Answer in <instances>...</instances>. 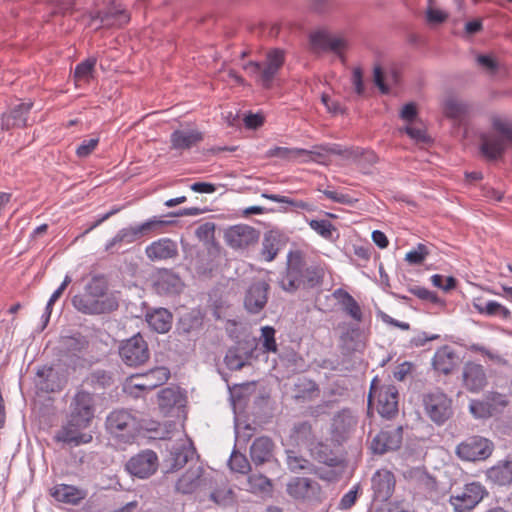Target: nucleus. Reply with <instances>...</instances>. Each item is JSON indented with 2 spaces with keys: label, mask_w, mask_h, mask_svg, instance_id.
<instances>
[{
  "label": "nucleus",
  "mask_w": 512,
  "mask_h": 512,
  "mask_svg": "<svg viewBox=\"0 0 512 512\" xmlns=\"http://www.w3.org/2000/svg\"><path fill=\"white\" fill-rule=\"evenodd\" d=\"M225 365L230 370H240L245 361L236 348L229 349L224 358Z\"/></svg>",
  "instance_id": "57"
},
{
  "label": "nucleus",
  "mask_w": 512,
  "mask_h": 512,
  "mask_svg": "<svg viewBox=\"0 0 512 512\" xmlns=\"http://www.w3.org/2000/svg\"><path fill=\"white\" fill-rule=\"evenodd\" d=\"M429 254L426 245L418 243L417 246L406 253L405 260L410 264H421Z\"/></svg>",
  "instance_id": "54"
},
{
  "label": "nucleus",
  "mask_w": 512,
  "mask_h": 512,
  "mask_svg": "<svg viewBox=\"0 0 512 512\" xmlns=\"http://www.w3.org/2000/svg\"><path fill=\"white\" fill-rule=\"evenodd\" d=\"M506 142L507 140L502 137L484 133L481 135L480 151L487 159L496 160L505 152Z\"/></svg>",
  "instance_id": "28"
},
{
  "label": "nucleus",
  "mask_w": 512,
  "mask_h": 512,
  "mask_svg": "<svg viewBox=\"0 0 512 512\" xmlns=\"http://www.w3.org/2000/svg\"><path fill=\"white\" fill-rule=\"evenodd\" d=\"M298 388H301V394H297L296 398H311L314 394L319 392V387L316 382L308 379H303L299 384Z\"/></svg>",
  "instance_id": "60"
},
{
  "label": "nucleus",
  "mask_w": 512,
  "mask_h": 512,
  "mask_svg": "<svg viewBox=\"0 0 512 512\" xmlns=\"http://www.w3.org/2000/svg\"><path fill=\"white\" fill-rule=\"evenodd\" d=\"M215 224L205 222L196 228L195 235L200 241L208 242L214 238Z\"/></svg>",
  "instance_id": "61"
},
{
  "label": "nucleus",
  "mask_w": 512,
  "mask_h": 512,
  "mask_svg": "<svg viewBox=\"0 0 512 512\" xmlns=\"http://www.w3.org/2000/svg\"><path fill=\"white\" fill-rule=\"evenodd\" d=\"M94 416L93 395L88 391L78 390L71 400L70 412L67 417L91 425Z\"/></svg>",
  "instance_id": "13"
},
{
  "label": "nucleus",
  "mask_w": 512,
  "mask_h": 512,
  "mask_svg": "<svg viewBox=\"0 0 512 512\" xmlns=\"http://www.w3.org/2000/svg\"><path fill=\"white\" fill-rule=\"evenodd\" d=\"M334 297L339 299L343 310L356 322H361L363 315L361 307L353 296L347 291L339 288L334 291Z\"/></svg>",
  "instance_id": "38"
},
{
  "label": "nucleus",
  "mask_w": 512,
  "mask_h": 512,
  "mask_svg": "<svg viewBox=\"0 0 512 512\" xmlns=\"http://www.w3.org/2000/svg\"><path fill=\"white\" fill-rule=\"evenodd\" d=\"M145 254L151 261L173 259L178 255V245L170 238H160L146 246Z\"/></svg>",
  "instance_id": "20"
},
{
  "label": "nucleus",
  "mask_w": 512,
  "mask_h": 512,
  "mask_svg": "<svg viewBox=\"0 0 512 512\" xmlns=\"http://www.w3.org/2000/svg\"><path fill=\"white\" fill-rule=\"evenodd\" d=\"M374 382L375 379L371 383L368 403L371 404L377 394L378 413L390 419L398 413V390L394 385H384L377 392Z\"/></svg>",
  "instance_id": "10"
},
{
  "label": "nucleus",
  "mask_w": 512,
  "mask_h": 512,
  "mask_svg": "<svg viewBox=\"0 0 512 512\" xmlns=\"http://www.w3.org/2000/svg\"><path fill=\"white\" fill-rule=\"evenodd\" d=\"M422 404L425 414L437 425L444 424L454 413L452 399L440 389L425 393Z\"/></svg>",
  "instance_id": "4"
},
{
  "label": "nucleus",
  "mask_w": 512,
  "mask_h": 512,
  "mask_svg": "<svg viewBox=\"0 0 512 512\" xmlns=\"http://www.w3.org/2000/svg\"><path fill=\"white\" fill-rule=\"evenodd\" d=\"M273 456V442L269 437L256 438L250 447V457L255 465L270 461Z\"/></svg>",
  "instance_id": "32"
},
{
  "label": "nucleus",
  "mask_w": 512,
  "mask_h": 512,
  "mask_svg": "<svg viewBox=\"0 0 512 512\" xmlns=\"http://www.w3.org/2000/svg\"><path fill=\"white\" fill-rule=\"evenodd\" d=\"M195 454L196 449L190 439L175 444L170 452L171 470L181 469Z\"/></svg>",
  "instance_id": "29"
},
{
  "label": "nucleus",
  "mask_w": 512,
  "mask_h": 512,
  "mask_svg": "<svg viewBox=\"0 0 512 512\" xmlns=\"http://www.w3.org/2000/svg\"><path fill=\"white\" fill-rule=\"evenodd\" d=\"M32 106L31 101L22 102L14 106L9 112L3 113L1 118L2 129L9 130L13 127L26 126Z\"/></svg>",
  "instance_id": "24"
},
{
  "label": "nucleus",
  "mask_w": 512,
  "mask_h": 512,
  "mask_svg": "<svg viewBox=\"0 0 512 512\" xmlns=\"http://www.w3.org/2000/svg\"><path fill=\"white\" fill-rule=\"evenodd\" d=\"M259 232L248 225H234L225 232L226 243L233 249H245L258 241Z\"/></svg>",
  "instance_id": "17"
},
{
  "label": "nucleus",
  "mask_w": 512,
  "mask_h": 512,
  "mask_svg": "<svg viewBox=\"0 0 512 512\" xmlns=\"http://www.w3.org/2000/svg\"><path fill=\"white\" fill-rule=\"evenodd\" d=\"M98 143H99L98 137L83 140L81 142V144L76 149V155L79 158L88 157L95 150Z\"/></svg>",
  "instance_id": "59"
},
{
  "label": "nucleus",
  "mask_w": 512,
  "mask_h": 512,
  "mask_svg": "<svg viewBox=\"0 0 512 512\" xmlns=\"http://www.w3.org/2000/svg\"><path fill=\"white\" fill-rule=\"evenodd\" d=\"M310 45L314 52H333L341 55L347 47V42L344 38L332 35L326 30H318L310 34Z\"/></svg>",
  "instance_id": "14"
},
{
  "label": "nucleus",
  "mask_w": 512,
  "mask_h": 512,
  "mask_svg": "<svg viewBox=\"0 0 512 512\" xmlns=\"http://www.w3.org/2000/svg\"><path fill=\"white\" fill-rule=\"evenodd\" d=\"M466 105L455 100L448 99L444 103V112L450 118H459L466 112Z\"/></svg>",
  "instance_id": "56"
},
{
  "label": "nucleus",
  "mask_w": 512,
  "mask_h": 512,
  "mask_svg": "<svg viewBox=\"0 0 512 512\" xmlns=\"http://www.w3.org/2000/svg\"><path fill=\"white\" fill-rule=\"evenodd\" d=\"M153 285L157 294L172 296L180 293L183 282L174 271L161 269L156 273Z\"/></svg>",
  "instance_id": "19"
},
{
  "label": "nucleus",
  "mask_w": 512,
  "mask_h": 512,
  "mask_svg": "<svg viewBox=\"0 0 512 512\" xmlns=\"http://www.w3.org/2000/svg\"><path fill=\"white\" fill-rule=\"evenodd\" d=\"M96 62V58L91 57L77 64L74 70L75 81L89 83L94 77Z\"/></svg>",
  "instance_id": "43"
},
{
  "label": "nucleus",
  "mask_w": 512,
  "mask_h": 512,
  "mask_svg": "<svg viewBox=\"0 0 512 512\" xmlns=\"http://www.w3.org/2000/svg\"><path fill=\"white\" fill-rule=\"evenodd\" d=\"M76 20L85 28H119L130 21V15L121 5L95 3V7L79 15Z\"/></svg>",
  "instance_id": "2"
},
{
  "label": "nucleus",
  "mask_w": 512,
  "mask_h": 512,
  "mask_svg": "<svg viewBox=\"0 0 512 512\" xmlns=\"http://www.w3.org/2000/svg\"><path fill=\"white\" fill-rule=\"evenodd\" d=\"M149 327L157 333H166L172 326V314L166 308H155L145 315Z\"/></svg>",
  "instance_id": "31"
},
{
  "label": "nucleus",
  "mask_w": 512,
  "mask_h": 512,
  "mask_svg": "<svg viewBox=\"0 0 512 512\" xmlns=\"http://www.w3.org/2000/svg\"><path fill=\"white\" fill-rule=\"evenodd\" d=\"M492 483L505 486L512 483V461H503L489 468L486 472Z\"/></svg>",
  "instance_id": "35"
},
{
  "label": "nucleus",
  "mask_w": 512,
  "mask_h": 512,
  "mask_svg": "<svg viewBox=\"0 0 512 512\" xmlns=\"http://www.w3.org/2000/svg\"><path fill=\"white\" fill-rule=\"evenodd\" d=\"M308 224L313 231L327 240L332 239L333 233L336 231L334 225L327 219H312L308 222Z\"/></svg>",
  "instance_id": "48"
},
{
  "label": "nucleus",
  "mask_w": 512,
  "mask_h": 512,
  "mask_svg": "<svg viewBox=\"0 0 512 512\" xmlns=\"http://www.w3.org/2000/svg\"><path fill=\"white\" fill-rule=\"evenodd\" d=\"M374 497L380 501H387L395 489L394 474L388 470H378L372 477Z\"/></svg>",
  "instance_id": "23"
},
{
  "label": "nucleus",
  "mask_w": 512,
  "mask_h": 512,
  "mask_svg": "<svg viewBox=\"0 0 512 512\" xmlns=\"http://www.w3.org/2000/svg\"><path fill=\"white\" fill-rule=\"evenodd\" d=\"M203 140L197 129H177L171 133V148L177 151L189 150Z\"/></svg>",
  "instance_id": "25"
},
{
  "label": "nucleus",
  "mask_w": 512,
  "mask_h": 512,
  "mask_svg": "<svg viewBox=\"0 0 512 512\" xmlns=\"http://www.w3.org/2000/svg\"><path fill=\"white\" fill-rule=\"evenodd\" d=\"M204 469L200 465L190 466L177 480L176 490L182 494H191L205 484Z\"/></svg>",
  "instance_id": "21"
},
{
  "label": "nucleus",
  "mask_w": 512,
  "mask_h": 512,
  "mask_svg": "<svg viewBox=\"0 0 512 512\" xmlns=\"http://www.w3.org/2000/svg\"><path fill=\"white\" fill-rule=\"evenodd\" d=\"M287 466L291 472L298 473L302 470L309 469L311 463L302 456L288 455Z\"/></svg>",
  "instance_id": "58"
},
{
  "label": "nucleus",
  "mask_w": 512,
  "mask_h": 512,
  "mask_svg": "<svg viewBox=\"0 0 512 512\" xmlns=\"http://www.w3.org/2000/svg\"><path fill=\"white\" fill-rule=\"evenodd\" d=\"M269 284L265 281L253 282L247 289L244 305L248 312L259 313L268 300Z\"/></svg>",
  "instance_id": "18"
},
{
  "label": "nucleus",
  "mask_w": 512,
  "mask_h": 512,
  "mask_svg": "<svg viewBox=\"0 0 512 512\" xmlns=\"http://www.w3.org/2000/svg\"><path fill=\"white\" fill-rule=\"evenodd\" d=\"M228 466L233 472L246 474L250 470V464L246 456L233 450L228 460Z\"/></svg>",
  "instance_id": "51"
},
{
  "label": "nucleus",
  "mask_w": 512,
  "mask_h": 512,
  "mask_svg": "<svg viewBox=\"0 0 512 512\" xmlns=\"http://www.w3.org/2000/svg\"><path fill=\"white\" fill-rule=\"evenodd\" d=\"M72 305L77 311L88 315L106 313L118 307V303L114 298L106 297L105 300H96L87 292L74 295Z\"/></svg>",
  "instance_id": "11"
},
{
  "label": "nucleus",
  "mask_w": 512,
  "mask_h": 512,
  "mask_svg": "<svg viewBox=\"0 0 512 512\" xmlns=\"http://www.w3.org/2000/svg\"><path fill=\"white\" fill-rule=\"evenodd\" d=\"M139 381L144 384L149 392L153 389L165 384L169 377L170 371L166 367H155L142 374H134Z\"/></svg>",
  "instance_id": "33"
},
{
  "label": "nucleus",
  "mask_w": 512,
  "mask_h": 512,
  "mask_svg": "<svg viewBox=\"0 0 512 512\" xmlns=\"http://www.w3.org/2000/svg\"><path fill=\"white\" fill-rule=\"evenodd\" d=\"M123 391L134 398H139L149 392L134 374L125 380Z\"/></svg>",
  "instance_id": "52"
},
{
  "label": "nucleus",
  "mask_w": 512,
  "mask_h": 512,
  "mask_svg": "<svg viewBox=\"0 0 512 512\" xmlns=\"http://www.w3.org/2000/svg\"><path fill=\"white\" fill-rule=\"evenodd\" d=\"M141 239L136 224L120 229L113 238L105 244V251L112 252L116 246L131 244Z\"/></svg>",
  "instance_id": "39"
},
{
  "label": "nucleus",
  "mask_w": 512,
  "mask_h": 512,
  "mask_svg": "<svg viewBox=\"0 0 512 512\" xmlns=\"http://www.w3.org/2000/svg\"><path fill=\"white\" fill-rule=\"evenodd\" d=\"M108 286L103 276H94L85 286V292H87L96 300H105Z\"/></svg>",
  "instance_id": "44"
},
{
  "label": "nucleus",
  "mask_w": 512,
  "mask_h": 512,
  "mask_svg": "<svg viewBox=\"0 0 512 512\" xmlns=\"http://www.w3.org/2000/svg\"><path fill=\"white\" fill-rule=\"evenodd\" d=\"M183 396L179 390L171 387L162 389L158 393V406L164 415L171 413L175 406H181Z\"/></svg>",
  "instance_id": "36"
},
{
  "label": "nucleus",
  "mask_w": 512,
  "mask_h": 512,
  "mask_svg": "<svg viewBox=\"0 0 512 512\" xmlns=\"http://www.w3.org/2000/svg\"><path fill=\"white\" fill-rule=\"evenodd\" d=\"M90 425L67 417L66 422L54 436L56 442L67 444L72 447L88 444L93 436L86 429Z\"/></svg>",
  "instance_id": "6"
},
{
  "label": "nucleus",
  "mask_w": 512,
  "mask_h": 512,
  "mask_svg": "<svg viewBox=\"0 0 512 512\" xmlns=\"http://www.w3.org/2000/svg\"><path fill=\"white\" fill-rule=\"evenodd\" d=\"M276 330L272 326H264L261 328V345L264 352L276 353L278 346L275 339Z\"/></svg>",
  "instance_id": "50"
},
{
  "label": "nucleus",
  "mask_w": 512,
  "mask_h": 512,
  "mask_svg": "<svg viewBox=\"0 0 512 512\" xmlns=\"http://www.w3.org/2000/svg\"><path fill=\"white\" fill-rule=\"evenodd\" d=\"M278 244L279 241L275 236L272 234H265L262 241L261 255L267 262L274 260L276 257L279 251Z\"/></svg>",
  "instance_id": "49"
},
{
  "label": "nucleus",
  "mask_w": 512,
  "mask_h": 512,
  "mask_svg": "<svg viewBox=\"0 0 512 512\" xmlns=\"http://www.w3.org/2000/svg\"><path fill=\"white\" fill-rule=\"evenodd\" d=\"M497 402L501 406H505L507 401L504 396L498 393H491L487 396L486 400H471L469 403V410L475 418H488L495 411L494 405L491 403Z\"/></svg>",
  "instance_id": "27"
},
{
  "label": "nucleus",
  "mask_w": 512,
  "mask_h": 512,
  "mask_svg": "<svg viewBox=\"0 0 512 512\" xmlns=\"http://www.w3.org/2000/svg\"><path fill=\"white\" fill-rule=\"evenodd\" d=\"M403 430L401 426H386L372 440L371 449L376 454H384L401 446Z\"/></svg>",
  "instance_id": "16"
},
{
  "label": "nucleus",
  "mask_w": 512,
  "mask_h": 512,
  "mask_svg": "<svg viewBox=\"0 0 512 512\" xmlns=\"http://www.w3.org/2000/svg\"><path fill=\"white\" fill-rule=\"evenodd\" d=\"M324 153L339 154V146L335 144H325L314 146L311 150L275 146L270 148L266 155L267 157H277L285 160H298L302 158V161L308 162L313 160V156H321Z\"/></svg>",
  "instance_id": "5"
},
{
  "label": "nucleus",
  "mask_w": 512,
  "mask_h": 512,
  "mask_svg": "<svg viewBox=\"0 0 512 512\" xmlns=\"http://www.w3.org/2000/svg\"><path fill=\"white\" fill-rule=\"evenodd\" d=\"M358 495V486H353L348 492H346L339 501L338 509L348 510L356 502Z\"/></svg>",
  "instance_id": "63"
},
{
  "label": "nucleus",
  "mask_w": 512,
  "mask_h": 512,
  "mask_svg": "<svg viewBox=\"0 0 512 512\" xmlns=\"http://www.w3.org/2000/svg\"><path fill=\"white\" fill-rule=\"evenodd\" d=\"M203 320L204 315L200 310H191L179 319L177 329L183 334L198 332L203 326Z\"/></svg>",
  "instance_id": "40"
},
{
  "label": "nucleus",
  "mask_w": 512,
  "mask_h": 512,
  "mask_svg": "<svg viewBox=\"0 0 512 512\" xmlns=\"http://www.w3.org/2000/svg\"><path fill=\"white\" fill-rule=\"evenodd\" d=\"M50 495L58 502L75 505L85 498L86 493L74 485L62 483L53 486Z\"/></svg>",
  "instance_id": "30"
},
{
  "label": "nucleus",
  "mask_w": 512,
  "mask_h": 512,
  "mask_svg": "<svg viewBox=\"0 0 512 512\" xmlns=\"http://www.w3.org/2000/svg\"><path fill=\"white\" fill-rule=\"evenodd\" d=\"M304 260L301 252L290 251L287 255V268L282 276L281 285L284 290L293 291L303 281Z\"/></svg>",
  "instance_id": "15"
},
{
  "label": "nucleus",
  "mask_w": 512,
  "mask_h": 512,
  "mask_svg": "<svg viewBox=\"0 0 512 512\" xmlns=\"http://www.w3.org/2000/svg\"><path fill=\"white\" fill-rule=\"evenodd\" d=\"M158 467L157 454L152 450H144L131 457L126 463V470L139 479L153 475Z\"/></svg>",
  "instance_id": "12"
},
{
  "label": "nucleus",
  "mask_w": 512,
  "mask_h": 512,
  "mask_svg": "<svg viewBox=\"0 0 512 512\" xmlns=\"http://www.w3.org/2000/svg\"><path fill=\"white\" fill-rule=\"evenodd\" d=\"M487 494L480 482L466 484L463 489L450 496L449 503L455 512H469L474 509Z\"/></svg>",
  "instance_id": "8"
},
{
  "label": "nucleus",
  "mask_w": 512,
  "mask_h": 512,
  "mask_svg": "<svg viewBox=\"0 0 512 512\" xmlns=\"http://www.w3.org/2000/svg\"><path fill=\"white\" fill-rule=\"evenodd\" d=\"M356 425V420L349 409H343L336 413L332 419V432L338 435H344Z\"/></svg>",
  "instance_id": "41"
},
{
  "label": "nucleus",
  "mask_w": 512,
  "mask_h": 512,
  "mask_svg": "<svg viewBox=\"0 0 512 512\" xmlns=\"http://www.w3.org/2000/svg\"><path fill=\"white\" fill-rule=\"evenodd\" d=\"M106 430L121 443H132L142 430H149L144 421L132 410L114 409L106 417Z\"/></svg>",
  "instance_id": "1"
},
{
  "label": "nucleus",
  "mask_w": 512,
  "mask_h": 512,
  "mask_svg": "<svg viewBox=\"0 0 512 512\" xmlns=\"http://www.w3.org/2000/svg\"><path fill=\"white\" fill-rule=\"evenodd\" d=\"M173 223L174 221L164 220L161 217L153 216L142 223L136 224V227L140 238H142L165 233V228Z\"/></svg>",
  "instance_id": "37"
},
{
  "label": "nucleus",
  "mask_w": 512,
  "mask_h": 512,
  "mask_svg": "<svg viewBox=\"0 0 512 512\" xmlns=\"http://www.w3.org/2000/svg\"><path fill=\"white\" fill-rule=\"evenodd\" d=\"M119 356L127 366H138L145 363L149 358V349L144 338L135 334L129 339L121 342Z\"/></svg>",
  "instance_id": "9"
},
{
  "label": "nucleus",
  "mask_w": 512,
  "mask_h": 512,
  "mask_svg": "<svg viewBox=\"0 0 512 512\" xmlns=\"http://www.w3.org/2000/svg\"><path fill=\"white\" fill-rule=\"evenodd\" d=\"M62 344L67 352L76 354L86 349L88 341L80 333H77L63 337Z\"/></svg>",
  "instance_id": "47"
},
{
  "label": "nucleus",
  "mask_w": 512,
  "mask_h": 512,
  "mask_svg": "<svg viewBox=\"0 0 512 512\" xmlns=\"http://www.w3.org/2000/svg\"><path fill=\"white\" fill-rule=\"evenodd\" d=\"M404 131L408 136L416 142L426 143L429 141V137L426 133V129L423 126H411L407 125Z\"/></svg>",
  "instance_id": "62"
},
{
  "label": "nucleus",
  "mask_w": 512,
  "mask_h": 512,
  "mask_svg": "<svg viewBox=\"0 0 512 512\" xmlns=\"http://www.w3.org/2000/svg\"><path fill=\"white\" fill-rule=\"evenodd\" d=\"M448 18V13L444 10L433 7V4L428 2V7L425 12V19L429 25H438L445 22Z\"/></svg>",
  "instance_id": "55"
},
{
  "label": "nucleus",
  "mask_w": 512,
  "mask_h": 512,
  "mask_svg": "<svg viewBox=\"0 0 512 512\" xmlns=\"http://www.w3.org/2000/svg\"><path fill=\"white\" fill-rule=\"evenodd\" d=\"M462 383L472 393L481 391L487 383L483 366L474 362H467L462 371Z\"/></svg>",
  "instance_id": "22"
},
{
  "label": "nucleus",
  "mask_w": 512,
  "mask_h": 512,
  "mask_svg": "<svg viewBox=\"0 0 512 512\" xmlns=\"http://www.w3.org/2000/svg\"><path fill=\"white\" fill-rule=\"evenodd\" d=\"M284 62V50L280 48H273L267 52L263 63L249 61L243 65V69L262 87L269 88Z\"/></svg>",
  "instance_id": "3"
},
{
  "label": "nucleus",
  "mask_w": 512,
  "mask_h": 512,
  "mask_svg": "<svg viewBox=\"0 0 512 512\" xmlns=\"http://www.w3.org/2000/svg\"><path fill=\"white\" fill-rule=\"evenodd\" d=\"M320 486L306 477H295L287 484L288 494L295 499H306L317 494Z\"/></svg>",
  "instance_id": "26"
},
{
  "label": "nucleus",
  "mask_w": 512,
  "mask_h": 512,
  "mask_svg": "<svg viewBox=\"0 0 512 512\" xmlns=\"http://www.w3.org/2000/svg\"><path fill=\"white\" fill-rule=\"evenodd\" d=\"M291 437L298 443H308L313 440L312 425L308 421H301L293 426Z\"/></svg>",
  "instance_id": "46"
},
{
  "label": "nucleus",
  "mask_w": 512,
  "mask_h": 512,
  "mask_svg": "<svg viewBox=\"0 0 512 512\" xmlns=\"http://www.w3.org/2000/svg\"><path fill=\"white\" fill-rule=\"evenodd\" d=\"M476 311L485 316H499L502 319H509L511 311L501 303L489 300L485 304H474Z\"/></svg>",
  "instance_id": "42"
},
{
  "label": "nucleus",
  "mask_w": 512,
  "mask_h": 512,
  "mask_svg": "<svg viewBox=\"0 0 512 512\" xmlns=\"http://www.w3.org/2000/svg\"><path fill=\"white\" fill-rule=\"evenodd\" d=\"M455 354L453 350L448 346L444 345L436 350L433 359H432V365L433 368L442 373V374H449L455 365Z\"/></svg>",
  "instance_id": "34"
},
{
  "label": "nucleus",
  "mask_w": 512,
  "mask_h": 512,
  "mask_svg": "<svg viewBox=\"0 0 512 512\" xmlns=\"http://www.w3.org/2000/svg\"><path fill=\"white\" fill-rule=\"evenodd\" d=\"M493 129L501 135L502 138L512 143V122L495 116L492 119Z\"/></svg>",
  "instance_id": "53"
},
{
  "label": "nucleus",
  "mask_w": 512,
  "mask_h": 512,
  "mask_svg": "<svg viewBox=\"0 0 512 512\" xmlns=\"http://www.w3.org/2000/svg\"><path fill=\"white\" fill-rule=\"evenodd\" d=\"M261 196L265 199L272 201V202L288 204L297 210L298 209L306 210V211L314 210V207L312 204L305 202L303 200H296V199H292L287 196H283V195H279V194H269V193H262Z\"/></svg>",
  "instance_id": "45"
},
{
  "label": "nucleus",
  "mask_w": 512,
  "mask_h": 512,
  "mask_svg": "<svg viewBox=\"0 0 512 512\" xmlns=\"http://www.w3.org/2000/svg\"><path fill=\"white\" fill-rule=\"evenodd\" d=\"M494 449L493 443L481 436H472L456 447V454L465 461H484L491 456Z\"/></svg>",
  "instance_id": "7"
},
{
  "label": "nucleus",
  "mask_w": 512,
  "mask_h": 512,
  "mask_svg": "<svg viewBox=\"0 0 512 512\" xmlns=\"http://www.w3.org/2000/svg\"><path fill=\"white\" fill-rule=\"evenodd\" d=\"M89 380L92 385H98L99 387H105L110 384L111 377L106 371L97 370V371H94L90 375Z\"/></svg>",
  "instance_id": "64"
}]
</instances>
